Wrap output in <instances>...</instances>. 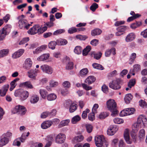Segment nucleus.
<instances>
[{
    "mask_svg": "<svg viewBox=\"0 0 147 147\" xmlns=\"http://www.w3.org/2000/svg\"><path fill=\"white\" fill-rule=\"evenodd\" d=\"M39 93L41 97L43 99H45L47 97V92L45 90L40 89L39 90Z\"/></svg>",
    "mask_w": 147,
    "mask_h": 147,
    "instance_id": "nucleus-47",
    "label": "nucleus"
},
{
    "mask_svg": "<svg viewBox=\"0 0 147 147\" xmlns=\"http://www.w3.org/2000/svg\"><path fill=\"white\" fill-rule=\"evenodd\" d=\"M57 45V41H52L50 42L48 44L49 48L51 49H54L56 45Z\"/></svg>",
    "mask_w": 147,
    "mask_h": 147,
    "instance_id": "nucleus-40",
    "label": "nucleus"
},
{
    "mask_svg": "<svg viewBox=\"0 0 147 147\" xmlns=\"http://www.w3.org/2000/svg\"><path fill=\"white\" fill-rule=\"evenodd\" d=\"M82 50V49L81 47L77 46L75 47L74 50V52L76 54L79 55L81 53Z\"/></svg>",
    "mask_w": 147,
    "mask_h": 147,
    "instance_id": "nucleus-48",
    "label": "nucleus"
},
{
    "mask_svg": "<svg viewBox=\"0 0 147 147\" xmlns=\"http://www.w3.org/2000/svg\"><path fill=\"white\" fill-rule=\"evenodd\" d=\"M76 86L78 87L82 86L83 88L86 90H89L92 89L91 86H88L86 84L84 83L82 84H81L79 83H78L76 84Z\"/></svg>",
    "mask_w": 147,
    "mask_h": 147,
    "instance_id": "nucleus-29",
    "label": "nucleus"
},
{
    "mask_svg": "<svg viewBox=\"0 0 147 147\" xmlns=\"http://www.w3.org/2000/svg\"><path fill=\"white\" fill-rule=\"evenodd\" d=\"M94 140L97 147H107L109 145V142L105 139L104 137L102 135L96 136Z\"/></svg>",
    "mask_w": 147,
    "mask_h": 147,
    "instance_id": "nucleus-1",
    "label": "nucleus"
},
{
    "mask_svg": "<svg viewBox=\"0 0 147 147\" xmlns=\"http://www.w3.org/2000/svg\"><path fill=\"white\" fill-rule=\"evenodd\" d=\"M92 66L96 69L101 70H103L104 67L101 65L96 63H94L92 64Z\"/></svg>",
    "mask_w": 147,
    "mask_h": 147,
    "instance_id": "nucleus-46",
    "label": "nucleus"
},
{
    "mask_svg": "<svg viewBox=\"0 0 147 147\" xmlns=\"http://www.w3.org/2000/svg\"><path fill=\"white\" fill-rule=\"evenodd\" d=\"M135 111V109L134 108H127L121 111L120 115L122 117L130 115L133 114Z\"/></svg>",
    "mask_w": 147,
    "mask_h": 147,
    "instance_id": "nucleus-7",
    "label": "nucleus"
},
{
    "mask_svg": "<svg viewBox=\"0 0 147 147\" xmlns=\"http://www.w3.org/2000/svg\"><path fill=\"white\" fill-rule=\"evenodd\" d=\"M101 32V30L98 28H96L91 31V34L92 36H94L100 34Z\"/></svg>",
    "mask_w": 147,
    "mask_h": 147,
    "instance_id": "nucleus-36",
    "label": "nucleus"
},
{
    "mask_svg": "<svg viewBox=\"0 0 147 147\" xmlns=\"http://www.w3.org/2000/svg\"><path fill=\"white\" fill-rule=\"evenodd\" d=\"M91 49L90 46H88L84 49L83 51V55L84 56L86 55L88 52L90 51Z\"/></svg>",
    "mask_w": 147,
    "mask_h": 147,
    "instance_id": "nucleus-44",
    "label": "nucleus"
},
{
    "mask_svg": "<svg viewBox=\"0 0 147 147\" xmlns=\"http://www.w3.org/2000/svg\"><path fill=\"white\" fill-rule=\"evenodd\" d=\"M39 100L38 96L36 94H33L31 97L30 102L31 103L34 104L36 103Z\"/></svg>",
    "mask_w": 147,
    "mask_h": 147,
    "instance_id": "nucleus-32",
    "label": "nucleus"
},
{
    "mask_svg": "<svg viewBox=\"0 0 147 147\" xmlns=\"http://www.w3.org/2000/svg\"><path fill=\"white\" fill-rule=\"evenodd\" d=\"M76 38L80 40H85L88 37L85 35H78L76 36Z\"/></svg>",
    "mask_w": 147,
    "mask_h": 147,
    "instance_id": "nucleus-62",
    "label": "nucleus"
},
{
    "mask_svg": "<svg viewBox=\"0 0 147 147\" xmlns=\"http://www.w3.org/2000/svg\"><path fill=\"white\" fill-rule=\"evenodd\" d=\"M20 139L18 138L15 140L13 143V146H16L19 147L20 146L21 142L19 141Z\"/></svg>",
    "mask_w": 147,
    "mask_h": 147,
    "instance_id": "nucleus-51",
    "label": "nucleus"
},
{
    "mask_svg": "<svg viewBox=\"0 0 147 147\" xmlns=\"http://www.w3.org/2000/svg\"><path fill=\"white\" fill-rule=\"evenodd\" d=\"M145 134V131L144 129H142L139 131V137L140 139L143 138Z\"/></svg>",
    "mask_w": 147,
    "mask_h": 147,
    "instance_id": "nucleus-49",
    "label": "nucleus"
},
{
    "mask_svg": "<svg viewBox=\"0 0 147 147\" xmlns=\"http://www.w3.org/2000/svg\"><path fill=\"white\" fill-rule=\"evenodd\" d=\"M62 86L64 88L68 89L70 87L71 84L69 81H66L63 83Z\"/></svg>",
    "mask_w": 147,
    "mask_h": 147,
    "instance_id": "nucleus-55",
    "label": "nucleus"
},
{
    "mask_svg": "<svg viewBox=\"0 0 147 147\" xmlns=\"http://www.w3.org/2000/svg\"><path fill=\"white\" fill-rule=\"evenodd\" d=\"M98 7V5L96 3H94L90 7V9L93 11H94Z\"/></svg>",
    "mask_w": 147,
    "mask_h": 147,
    "instance_id": "nucleus-56",
    "label": "nucleus"
},
{
    "mask_svg": "<svg viewBox=\"0 0 147 147\" xmlns=\"http://www.w3.org/2000/svg\"><path fill=\"white\" fill-rule=\"evenodd\" d=\"M95 113H94L92 112L90 113L88 115V118L89 120L90 121H93V120L95 119V117L94 115V114Z\"/></svg>",
    "mask_w": 147,
    "mask_h": 147,
    "instance_id": "nucleus-60",
    "label": "nucleus"
},
{
    "mask_svg": "<svg viewBox=\"0 0 147 147\" xmlns=\"http://www.w3.org/2000/svg\"><path fill=\"white\" fill-rule=\"evenodd\" d=\"M88 72V69L86 68H84L80 72V75L81 76H83L87 75Z\"/></svg>",
    "mask_w": 147,
    "mask_h": 147,
    "instance_id": "nucleus-43",
    "label": "nucleus"
},
{
    "mask_svg": "<svg viewBox=\"0 0 147 147\" xmlns=\"http://www.w3.org/2000/svg\"><path fill=\"white\" fill-rule=\"evenodd\" d=\"M136 54L135 53H133L131 54L129 59V64H132L136 59Z\"/></svg>",
    "mask_w": 147,
    "mask_h": 147,
    "instance_id": "nucleus-45",
    "label": "nucleus"
},
{
    "mask_svg": "<svg viewBox=\"0 0 147 147\" xmlns=\"http://www.w3.org/2000/svg\"><path fill=\"white\" fill-rule=\"evenodd\" d=\"M18 26L21 29L23 28L28 29L30 26H31V24H28L27 21L26 19H21L18 21Z\"/></svg>",
    "mask_w": 147,
    "mask_h": 147,
    "instance_id": "nucleus-8",
    "label": "nucleus"
},
{
    "mask_svg": "<svg viewBox=\"0 0 147 147\" xmlns=\"http://www.w3.org/2000/svg\"><path fill=\"white\" fill-rule=\"evenodd\" d=\"M9 51V49H4L0 51V58L5 57L8 55Z\"/></svg>",
    "mask_w": 147,
    "mask_h": 147,
    "instance_id": "nucleus-31",
    "label": "nucleus"
},
{
    "mask_svg": "<svg viewBox=\"0 0 147 147\" xmlns=\"http://www.w3.org/2000/svg\"><path fill=\"white\" fill-rule=\"evenodd\" d=\"M39 34L43 33V32L46 31L47 28V27L46 26L41 27H40L39 25Z\"/></svg>",
    "mask_w": 147,
    "mask_h": 147,
    "instance_id": "nucleus-61",
    "label": "nucleus"
},
{
    "mask_svg": "<svg viewBox=\"0 0 147 147\" xmlns=\"http://www.w3.org/2000/svg\"><path fill=\"white\" fill-rule=\"evenodd\" d=\"M121 81L119 79H117L113 80L110 82L109 86V87L114 90H116L120 89L121 86L120 85Z\"/></svg>",
    "mask_w": 147,
    "mask_h": 147,
    "instance_id": "nucleus-4",
    "label": "nucleus"
},
{
    "mask_svg": "<svg viewBox=\"0 0 147 147\" xmlns=\"http://www.w3.org/2000/svg\"><path fill=\"white\" fill-rule=\"evenodd\" d=\"M26 111V109L24 107L18 105L15 107L12 112L14 114L18 113L19 114L23 115L25 113Z\"/></svg>",
    "mask_w": 147,
    "mask_h": 147,
    "instance_id": "nucleus-5",
    "label": "nucleus"
},
{
    "mask_svg": "<svg viewBox=\"0 0 147 147\" xmlns=\"http://www.w3.org/2000/svg\"><path fill=\"white\" fill-rule=\"evenodd\" d=\"M32 62L30 58L26 59L25 61L24 67L27 69H29L31 67Z\"/></svg>",
    "mask_w": 147,
    "mask_h": 147,
    "instance_id": "nucleus-21",
    "label": "nucleus"
},
{
    "mask_svg": "<svg viewBox=\"0 0 147 147\" xmlns=\"http://www.w3.org/2000/svg\"><path fill=\"white\" fill-rule=\"evenodd\" d=\"M66 107H68L69 112L72 113L77 109L78 105L76 103L69 100L66 102Z\"/></svg>",
    "mask_w": 147,
    "mask_h": 147,
    "instance_id": "nucleus-6",
    "label": "nucleus"
},
{
    "mask_svg": "<svg viewBox=\"0 0 147 147\" xmlns=\"http://www.w3.org/2000/svg\"><path fill=\"white\" fill-rule=\"evenodd\" d=\"M49 56V53L44 54L38 57L37 60L39 61H44L48 59Z\"/></svg>",
    "mask_w": 147,
    "mask_h": 147,
    "instance_id": "nucleus-25",
    "label": "nucleus"
},
{
    "mask_svg": "<svg viewBox=\"0 0 147 147\" xmlns=\"http://www.w3.org/2000/svg\"><path fill=\"white\" fill-rule=\"evenodd\" d=\"M107 104L109 110H112L116 108V103L113 99H109L107 102Z\"/></svg>",
    "mask_w": 147,
    "mask_h": 147,
    "instance_id": "nucleus-11",
    "label": "nucleus"
},
{
    "mask_svg": "<svg viewBox=\"0 0 147 147\" xmlns=\"http://www.w3.org/2000/svg\"><path fill=\"white\" fill-rule=\"evenodd\" d=\"M58 84V82L55 81L53 80H51L49 82V85L51 87H55L57 86Z\"/></svg>",
    "mask_w": 147,
    "mask_h": 147,
    "instance_id": "nucleus-52",
    "label": "nucleus"
},
{
    "mask_svg": "<svg viewBox=\"0 0 147 147\" xmlns=\"http://www.w3.org/2000/svg\"><path fill=\"white\" fill-rule=\"evenodd\" d=\"M83 136L79 135L75 136L72 140V142L74 143H76L82 141L84 139Z\"/></svg>",
    "mask_w": 147,
    "mask_h": 147,
    "instance_id": "nucleus-20",
    "label": "nucleus"
},
{
    "mask_svg": "<svg viewBox=\"0 0 147 147\" xmlns=\"http://www.w3.org/2000/svg\"><path fill=\"white\" fill-rule=\"evenodd\" d=\"M124 137L125 140L128 144H131L132 143V141L130 139L129 130L128 129H126L124 132Z\"/></svg>",
    "mask_w": 147,
    "mask_h": 147,
    "instance_id": "nucleus-14",
    "label": "nucleus"
},
{
    "mask_svg": "<svg viewBox=\"0 0 147 147\" xmlns=\"http://www.w3.org/2000/svg\"><path fill=\"white\" fill-rule=\"evenodd\" d=\"M129 28L126 26H121L117 28L116 30L117 32H116L115 35L116 36H120L123 34L125 31L127 30Z\"/></svg>",
    "mask_w": 147,
    "mask_h": 147,
    "instance_id": "nucleus-10",
    "label": "nucleus"
},
{
    "mask_svg": "<svg viewBox=\"0 0 147 147\" xmlns=\"http://www.w3.org/2000/svg\"><path fill=\"white\" fill-rule=\"evenodd\" d=\"M108 115V114L106 112H102L100 113L99 115V118L100 119L105 118Z\"/></svg>",
    "mask_w": 147,
    "mask_h": 147,
    "instance_id": "nucleus-53",
    "label": "nucleus"
},
{
    "mask_svg": "<svg viewBox=\"0 0 147 147\" xmlns=\"http://www.w3.org/2000/svg\"><path fill=\"white\" fill-rule=\"evenodd\" d=\"M136 83V80L135 79L130 80L128 84V87L129 88H131V87L134 86Z\"/></svg>",
    "mask_w": 147,
    "mask_h": 147,
    "instance_id": "nucleus-57",
    "label": "nucleus"
},
{
    "mask_svg": "<svg viewBox=\"0 0 147 147\" xmlns=\"http://www.w3.org/2000/svg\"><path fill=\"white\" fill-rule=\"evenodd\" d=\"M57 45H64L67 43V40L63 39H59L56 40Z\"/></svg>",
    "mask_w": 147,
    "mask_h": 147,
    "instance_id": "nucleus-37",
    "label": "nucleus"
},
{
    "mask_svg": "<svg viewBox=\"0 0 147 147\" xmlns=\"http://www.w3.org/2000/svg\"><path fill=\"white\" fill-rule=\"evenodd\" d=\"M20 80V78H17L12 81L10 83V87L9 88L10 91H12L17 85L16 83Z\"/></svg>",
    "mask_w": 147,
    "mask_h": 147,
    "instance_id": "nucleus-23",
    "label": "nucleus"
},
{
    "mask_svg": "<svg viewBox=\"0 0 147 147\" xmlns=\"http://www.w3.org/2000/svg\"><path fill=\"white\" fill-rule=\"evenodd\" d=\"M65 138V135L60 133L56 136L55 138V142L58 144L62 143L64 142Z\"/></svg>",
    "mask_w": 147,
    "mask_h": 147,
    "instance_id": "nucleus-13",
    "label": "nucleus"
},
{
    "mask_svg": "<svg viewBox=\"0 0 147 147\" xmlns=\"http://www.w3.org/2000/svg\"><path fill=\"white\" fill-rule=\"evenodd\" d=\"M112 53L113 55L115 54V49L114 48H112L111 49H109L106 51L105 53V55L106 57H109Z\"/></svg>",
    "mask_w": 147,
    "mask_h": 147,
    "instance_id": "nucleus-28",
    "label": "nucleus"
},
{
    "mask_svg": "<svg viewBox=\"0 0 147 147\" xmlns=\"http://www.w3.org/2000/svg\"><path fill=\"white\" fill-rule=\"evenodd\" d=\"M80 117L78 115H76L72 118L71 120V122L73 124H75L80 121Z\"/></svg>",
    "mask_w": 147,
    "mask_h": 147,
    "instance_id": "nucleus-42",
    "label": "nucleus"
},
{
    "mask_svg": "<svg viewBox=\"0 0 147 147\" xmlns=\"http://www.w3.org/2000/svg\"><path fill=\"white\" fill-rule=\"evenodd\" d=\"M22 86L27 87L29 88L32 89L33 88V86L30 82L29 81L24 82L20 84Z\"/></svg>",
    "mask_w": 147,
    "mask_h": 147,
    "instance_id": "nucleus-38",
    "label": "nucleus"
},
{
    "mask_svg": "<svg viewBox=\"0 0 147 147\" xmlns=\"http://www.w3.org/2000/svg\"><path fill=\"white\" fill-rule=\"evenodd\" d=\"M20 139V141L22 142H24L25 140H26V138L25 133H23L21 135V136L20 137L18 138Z\"/></svg>",
    "mask_w": 147,
    "mask_h": 147,
    "instance_id": "nucleus-64",
    "label": "nucleus"
},
{
    "mask_svg": "<svg viewBox=\"0 0 147 147\" xmlns=\"http://www.w3.org/2000/svg\"><path fill=\"white\" fill-rule=\"evenodd\" d=\"M9 85L8 84L4 85L3 87V90L1 91V96H4L5 95L6 93L9 88Z\"/></svg>",
    "mask_w": 147,
    "mask_h": 147,
    "instance_id": "nucleus-39",
    "label": "nucleus"
},
{
    "mask_svg": "<svg viewBox=\"0 0 147 147\" xmlns=\"http://www.w3.org/2000/svg\"><path fill=\"white\" fill-rule=\"evenodd\" d=\"M140 122L137 120V122L134 123L132 126V128L133 131L134 132H137L140 126Z\"/></svg>",
    "mask_w": 147,
    "mask_h": 147,
    "instance_id": "nucleus-33",
    "label": "nucleus"
},
{
    "mask_svg": "<svg viewBox=\"0 0 147 147\" xmlns=\"http://www.w3.org/2000/svg\"><path fill=\"white\" fill-rule=\"evenodd\" d=\"M12 133L9 131L3 134L0 138V147L7 144L9 142V138L12 137Z\"/></svg>",
    "mask_w": 147,
    "mask_h": 147,
    "instance_id": "nucleus-2",
    "label": "nucleus"
},
{
    "mask_svg": "<svg viewBox=\"0 0 147 147\" xmlns=\"http://www.w3.org/2000/svg\"><path fill=\"white\" fill-rule=\"evenodd\" d=\"M141 25V22H137L132 24L131 25V27L133 29H135Z\"/></svg>",
    "mask_w": 147,
    "mask_h": 147,
    "instance_id": "nucleus-54",
    "label": "nucleus"
},
{
    "mask_svg": "<svg viewBox=\"0 0 147 147\" xmlns=\"http://www.w3.org/2000/svg\"><path fill=\"white\" fill-rule=\"evenodd\" d=\"M53 124V122L51 121H47L44 122L41 125V127L43 129H47L49 127Z\"/></svg>",
    "mask_w": 147,
    "mask_h": 147,
    "instance_id": "nucleus-19",
    "label": "nucleus"
},
{
    "mask_svg": "<svg viewBox=\"0 0 147 147\" xmlns=\"http://www.w3.org/2000/svg\"><path fill=\"white\" fill-rule=\"evenodd\" d=\"M90 111L89 110L87 109L86 110L83 111L82 114V117L83 119H85L87 117V113H89Z\"/></svg>",
    "mask_w": 147,
    "mask_h": 147,
    "instance_id": "nucleus-59",
    "label": "nucleus"
},
{
    "mask_svg": "<svg viewBox=\"0 0 147 147\" xmlns=\"http://www.w3.org/2000/svg\"><path fill=\"white\" fill-rule=\"evenodd\" d=\"M39 25H35L28 31V33L31 35H34L37 33L39 34Z\"/></svg>",
    "mask_w": 147,
    "mask_h": 147,
    "instance_id": "nucleus-12",
    "label": "nucleus"
},
{
    "mask_svg": "<svg viewBox=\"0 0 147 147\" xmlns=\"http://www.w3.org/2000/svg\"><path fill=\"white\" fill-rule=\"evenodd\" d=\"M85 126L87 132L88 133L91 132L93 129L92 125L89 124H86Z\"/></svg>",
    "mask_w": 147,
    "mask_h": 147,
    "instance_id": "nucleus-50",
    "label": "nucleus"
},
{
    "mask_svg": "<svg viewBox=\"0 0 147 147\" xmlns=\"http://www.w3.org/2000/svg\"><path fill=\"white\" fill-rule=\"evenodd\" d=\"M40 68L44 73L47 74H51L53 72L52 68L48 65H42L40 66Z\"/></svg>",
    "mask_w": 147,
    "mask_h": 147,
    "instance_id": "nucleus-9",
    "label": "nucleus"
},
{
    "mask_svg": "<svg viewBox=\"0 0 147 147\" xmlns=\"http://www.w3.org/2000/svg\"><path fill=\"white\" fill-rule=\"evenodd\" d=\"M11 28L10 25L7 24L0 30V41L4 40L7 35V31Z\"/></svg>",
    "mask_w": 147,
    "mask_h": 147,
    "instance_id": "nucleus-3",
    "label": "nucleus"
},
{
    "mask_svg": "<svg viewBox=\"0 0 147 147\" xmlns=\"http://www.w3.org/2000/svg\"><path fill=\"white\" fill-rule=\"evenodd\" d=\"M138 121L140 124L142 123L144 126L147 124V119L144 115H141L139 116L138 119Z\"/></svg>",
    "mask_w": 147,
    "mask_h": 147,
    "instance_id": "nucleus-17",
    "label": "nucleus"
},
{
    "mask_svg": "<svg viewBox=\"0 0 147 147\" xmlns=\"http://www.w3.org/2000/svg\"><path fill=\"white\" fill-rule=\"evenodd\" d=\"M133 98V96L131 94H126L124 98L125 102L127 104L130 103Z\"/></svg>",
    "mask_w": 147,
    "mask_h": 147,
    "instance_id": "nucleus-34",
    "label": "nucleus"
},
{
    "mask_svg": "<svg viewBox=\"0 0 147 147\" xmlns=\"http://www.w3.org/2000/svg\"><path fill=\"white\" fill-rule=\"evenodd\" d=\"M118 129L116 127L113 126H110L107 131V134L109 136L113 135L118 130Z\"/></svg>",
    "mask_w": 147,
    "mask_h": 147,
    "instance_id": "nucleus-16",
    "label": "nucleus"
},
{
    "mask_svg": "<svg viewBox=\"0 0 147 147\" xmlns=\"http://www.w3.org/2000/svg\"><path fill=\"white\" fill-rule=\"evenodd\" d=\"M56 95L54 93H51L47 96V99L49 101H52L55 100L57 98Z\"/></svg>",
    "mask_w": 147,
    "mask_h": 147,
    "instance_id": "nucleus-41",
    "label": "nucleus"
},
{
    "mask_svg": "<svg viewBox=\"0 0 147 147\" xmlns=\"http://www.w3.org/2000/svg\"><path fill=\"white\" fill-rule=\"evenodd\" d=\"M135 35L134 33H129L126 37L125 41L127 42H131L135 39Z\"/></svg>",
    "mask_w": 147,
    "mask_h": 147,
    "instance_id": "nucleus-27",
    "label": "nucleus"
},
{
    "mask_svg": "<svg viewBox=\"0 0 147 147\" xmlns=\"http://www.w3.org/2000/svg\"><path fill=\"white\" fill-rule=\"evenodd\" d=\"M96 80V78L93 76H90L88 77L85 80V82L88 85L93 83Z\"/></svg>",
    "mask_w": 147,
    "mask_h": 147,
    "instance_id": "nucleus-24",
    "label": "nucleus"
},
{
    "mask_svg": "<svg viewBox=\"0 0 147 147\" xmlns=\"http://www.w3.org/2000/svg\"><path fill=\"white\" fill-rule=\"evenodd\" d=\"M38 70L37 69L30 70L28 72V76L34 80L36 79V77Z\"/></svg>",
    "mask_w": 147,
    "mask_h": 147,
    "instance_id": "nucleus-18",
    "label": "nucleus"
},
{
    "mask_svg": "<svg viewBox=\"0 0 147 147\" xmlns=\"http://www.w3.org/2000/svg\"><path fill=\"white\" fill-rule=\"evenodd\" d=\"M29 93L26 91H24L21 92V94L20 95V99L22 100H24L28 97Z\"/></svg>",
    "mask_w": 147,
    "mask_h": 147,
    "instance_id": "nucleus-30",
    "label": "nucleus"
},
{
    "mask_svg": "<svg viewBox=\"0 0 147 147\" xmlns=\"http://www.w3.org/2000/svg\"><path fill=\"white\" fill-rule=\"evenodd\" d=\"M114 122L115 123L120 124L123 122V120L121 119L117 118L113 119Z\"/></svg>",
    "mask_w": 147,
    "mask_h": 147,
    "instance_id": "nucleus-58",
    "label": "nucleus"
},
{
    "mask_svg": "<svg viewBox=\"0 0 147 147\" xmlns=\"http://www.w3.org/2000/svg\"><path fill=\"white\" fill-rule=\"evenodd\" d=\"M24 50L23 49H20L18 51L13 53L12 55V57L14 59H16L20 57L24 53Z\"/></svg>",
    "mask_w": 147,
    "mask_h": 147,
    "instance_id": "nucleus-22",
    "label": "nucleus"
},
{
    "mask_svg": "<svg viewBox=\"0 0 147 147\" xmlns=\"http://www.w3.org/2000/svg\"><path fill=\"white\" fill-rule=\"evenodd\" d=\"M69 122L70 120L68 119L62 120L59 124L58 127L59 128H61L67 125L69 123Z\"/></svg>",
    "mask_w": 147,
    "mask_h": 147,
    "instance_id": "nucleus-35",
    "label": "nucleus"
},
{
    "mask_svg": "<svg viewBox=\"0 0 147 147\" xmlns=\"http://www.w3.org/2000/svg\"><path fill=\"white\" fill-rule=\"evenodd\" d=\"M47 47V45H42L36 48L34 51H33V53L34 54H38L45 50Z\"/></svg>",
    "mask_w": 147,
    "mask_h": 147,
    "instance_id": "nucleus-15",
    "label": "nucleus"
},
{
    "mask_svg": "<svg viewBox=\"0 0 147 147\" xmlns=\"http://www.w3.org/2000/svg\"><path fill=\"white\" fill-rule=\"evenodd\" d=\"M64 61L67 60L68 62V63L67 64L66 69L67 70H70L73 68V63L72 62L69 61V58L68 57H67L64 59Z\"/></svg>",
    "mask_w": 147,
    "mask_h": 147,
    "instance_id": "nucleus-26",
    "label": "nucleus"
},
{
    "mask_svg": "<svg viewBox=\"0 0 147 147\" xmlns=\"http://www.w3.org/2000/svg\"><path fill=\"white\" fill-rule=\"evenodd\" d=\"M50 114V112L46 111L42 113L41 115V117L42 118H45L47 117Z\"/></svg>",
    "mask_w": 147,
    "mask_h": 147,
    "instance_id": "nucleus-63",
    "label": "nucleus"
}]
</instances>
